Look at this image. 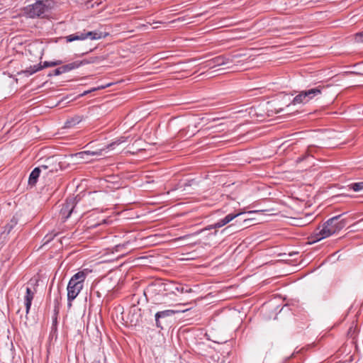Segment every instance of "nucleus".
<instances>
[{"label": "nucleus", "instance_id": "f257e3e1", "mask_svg": "<svg viewBox=\"0 0 363 363\" xmlns=\"http://www.w3.org/2000/svg\"><path fill=\"white\" fill-rule=\"evenodd\" d=\"M341 215L334 216L325 222L322 228H318L314 232L315 240L319 241L340 231L345 226L344 220H339Z\"/></svg>", "mask_w": 363, "mask_h": 363}, {"label": "nucleus", "instance_id": "f03ea898", "mask_svg": "<svg viewBox=\"0 0 363 363\" xmlns=\"http://www.w3.org/2000/svg\"><path fill=\"white\" fill-rule=\"evenodd\" d=\"M52 0H38L24 9L25 13L30 18H44L53 7Z\"/></svg>", "mask_w": 363, "mask_h": 363}, {"label": "nucleus", "instance_id": "7ed1b4c3", "mask_svg": "<svg viewBox=\"0 0 363 363\" xmlns=\"http://www.w3.org/2000/svg\"><path fill=\"white\" fill-rule=\"evenodd\" d=\"M86 278V273L84 271L78 272L71 277L67 287V299L73 301L77 298L84 287Z\"/></svg>", "mask_w": 363, "mask_h": 363}, {"label": "nucleus", "instance_id": "20e7f679", "mask_svg": "<svg viewBox=\"0 0 363 363\" xmlns=\"http://www.w3.org/2000/svg\"><path fill=\"white\" fill-rule=\"evenodd\" d=\"M106 35H108V33L104 34L102 32L98 30L82 33L77 32L66 36L65 39L67 43H70L74 40H83L86 38H90L91 40H99L105 38Z\"/></svg>", "mask_w": 363, "mask_h": 363}, {"label": "nucleus", "instance_id": "39448f33", "mask_svg": "<svg viewBox=\"0 0 363 363\" xmlns=\"http://www.w3.org/2000/svg\"><path fill=\"white\" fill-rule=\"evenodd\" d=\"M179 312V311L165 310L156 313L155 315L156 326L160 329L169 326L172 322V316Z\"/></svg>", "mask_w": 363, "mask_h": 363}, {"label": "nucleus", "instance_id": "423d86ee", "mask_svg": "<svg viewBox=\"0 0 363 363\" xmlns=\"http://www.w3.org/2000/svg\"><path fill=\"white\" fill-rule=\"evenodd\" d=\"M78 202L77 197H69L62 205L60 211L62 222H65L74 212V208Z\"/></svg>", "mask_w": 363, "mask_h": 363}, {"label": "nucleus", "instance_id": "0eeeda50", "mask_svg": "<svg viewBox=\"0 0 363 363\" xmlns=\"http://www.w3.org/2000/svg\"><path fill=\"white\" fill-rule=\"evenodd\" d=\"M54 157H49L45 160V164L40 165L38 167L42 169L43 177L48 176L57 171L59 164H56Z\"/></svg>", "mask_w": 363, "mask_h": 363}, {"label": "nucleus", "instance_id": "6e6552de", "mask_svg": "<svg viewBox=\"0 0 363 363\" xmlns=\"http://www.w3.org/2000/svg\"><path fill=\"white\" fill-rule=\"evenodd\" d=\"M241 214H242L241 213H229L227 216H225L223 218L219 220L218 222H216L212 225H208L207 227H206L203 229V230H210L212 229L222 228L223 226L225 225L226 224H228V223H230V221H232L233 219H235V218H237L238 216H239Z\"/></svg>", "mask_w": 363, "mask_h": 363}, {"label": "nucleus", "instance_id": "1a4fd4ad", "mask_svg": "<svg viewBox=\"0 0 363 363\" xmlns=\"http://www.w3.org/2000/svg\"><path fill=\"white\" fill-rule=\"evenodd\" d=\"M81 63H77V61L62 65L53 71V73H49L48 76L60 75L61 74L68 72L72 69H77L80 67Z\"/></svg>", "mask_w": 363, "mask_h": 363}, {"label": "nucleus", "instance_id": "9d476101", "mask_svg": "<svg viewBox=\"0 0 363 363\" xmlns=\"http://www.w3.org/2000/svg\"><path fill=\"white\" fill-rule=\"evenodd\" d=\"M100 153L96 151H82L77 152L72 155V157H75L76 160L81 162H84L88 160L87 156L89 155H99Z\"/></svg>", "mask_w": 363, "mask_h": 363}, {"label": "nucleus", "instance_id": "9b49d317", "mask_svg": "<svg viewBox=\"0 0 363 363\" xmlns=\"http://www.w3.org/2000/svg\"><path fill=\"white\" fill-rule=\"evenodd\" d=\"M35 292L33 291L29 287H27L26 289V295L24 296L26 311L27 314L29 313V311L30 309L32 301L33 300Z\"/></svg>", "mask_w": 363, "mask_h": 363}, {"label": "nucleus", "instance_id": "f8f14e48", "mask_svg": "<svg viewBox=\"0 0 363 363\" xmlns=\"http://www.w3.org/2000/svg\"><path fill=\"white\" fill-rule=\"evenodd\" d=\"M228 61L229 60L226 59L224 56L220 55L209 60L208 62V66H209L210 67L220 66L227 64Z\"/></svg>", "mask_w": 363, "mask_h": 363}, {"label": "nucleus", "instance_id": "ddd939ff", "mask_svg": "<svg viewBox=\"0 0 363 363\" xmlns=\"http://www.w3.org/2000/svg\"><path fill=\"white\" fill-rule=\"evenodd\" d=\"M303 91L304 93L305 97L307 99V101L308 102L314 97L321 94V88L318 86Z\"/></svg>", "mask_w": 363, "mask_h": 363}, {"label": "nucleus", "instance_id": "4468645a", "mask_svg": "<svg viewBox=\"0 0 363 363\" xmlns=\"http://www.w3.org/2000/svg\"><path fill=\"white\" fill-rule=\"evenodd\" d=\"M41 173H43L42 169L39 168L38 167H35L30 174L28 178V184L30 186H34L37 183L38 179Z\"/></svg>", "mask_w": 363, "mask_h": 363}, {"label": "nucleus", "instance_id": "2eb2a0df", "mask_svg": "<svg viewBox=\"0 0 363 363\" xmlns=\"http://www.w3.org/2000/svg\"><path fill=\"white\" fill-rule=\"evenodd\" d=\"M83 120L82 116L76 115L70 118H68L65 123V128H72L76 125L79 124Z\"/></svg>", "mask_w": 363, "mask_h": 363}, {"label": "nucleus", "instance_id": "dca6fc26", "mask_svg": "<svg viewBox=\"0 0 363 363\" xmlns=\"http://www.w3.org/2000/svg\"><path fill=\"white\" fill-rule=\"evenodd\" d=\"M17 220L15 218H13L10 222L4 227L2 234L8 235L13 228L17 225Z\"/></svg>", "mask_w": 363, "mask_h": 363}, {"label": "nucleus", "instance_id": "f3484780", "mask_svg": "<svg viewBox=\"0 0 363 363\" xmlns=\"http://www.w3.org/2000/svg\"><path fill=\"white\" fill-rule=\"evenodd\" d=\"M42 69V66L40 64L35 65L33 66H30V67L26 68L25 70L23 71L24 74H26L27 76L31 75L38 71H40Z\"/></svg>", "mask_w": 363, "mask_h": 363}, {"label": "nucleus", "instance_id": "a211bd4d", "mask_svg": "<svg viewBox=\"0 0 363 363\" xmlns=\"http://www.w3.org/2000/svg\"><path fill=\"white\" fill-rule=\"evenodd\" d=\"M307 102V99L305 97L303 91H301L294 98L292 104L295 105L298 104H306Z\"/></svg>", "mask_w": 363, "mask_h": 363}, {"label": "nucleus", "instance_id": "6ab92c4d", "mask_svg": "<svg viewBox=\"0 0 363 363\" xmlns=\"http://www.w3.org/2000/svg\"><path fill=\"white\" fill-rule=\"evenodd\" d=\"M361 65V67L359 71H350V72H345V74H353L357 76H363V62L361 63H357L354 65V67L359 66Z\"/></svg>", "mask_w": 363, "mask_h": 363}, {"label": "nucleus", "instance_id": "aec40b11", "mask_svg": "<svg viewBox=\"0 0 363 363\" xmlns=\"http://www.w3.org/2000/svg\"><path fill=\"white\" fill-rule=\"evenodd\" d=\"M55 311L57 313L59 310V306H60V301L62 299L60 289H57V291L55 293Z\"/></svg>", "mask_w": 363, "mask_h": 363}, {"label": "nucleus", "instance_id": "412c9836", "mask_svg": "<svg viewBox=\"0 0 363 363\" xmlns=\"http://www.w3.org/2000/svg\"><path fill=\"white\" fill-rule=\"evenodd\" d=\"M100 59L101 58L99 57H91L89 60H83L81 61H77V62L81 63L80 66H82V65H87V64H90V63L98 62H99Z\"/></svg>", "mask_w": 363, "mask_h": 363}, {"label": "nucleus", "instance_id": "4be33fe9", "mask_svg": "<svg viewBox=\"0 0 363 363\" xmlns=\"http://www.w3.org/2000/svg\"><path fill=\"white\" fill-rule=\"evenodd\" d=\"M348 186L350 189H352L354 191H359L361 190H363V182L352 183L350 184Z\"/></svg>", "mask_w": 363, "mask_h": 363}, {"label": "nucleus", "instance_id": "5701e85b", "mask_svg": "<svg viewBox=\"0 0 363 363\" xmlns=\"http://www.w3.org/2000/svg\"><path fill=\"white\" fill-rule=\"evenodd\" d=\"M62 63V62L61 60H56V61H53V62L45 61L43 62V65L41 66H42V69H43V68L50 67H55V66L61 65Z\"/></svg>", "mask_w": 363, "mask_h": 363}, {"label": "nucleus", "instance_id": "b1692460", "mask_svg": "<svg viewBox=\"0 0 363 363\" xmlns=\"http://www.w3.org/2000/svg\"><path fill=\"white\" fill-rule=\"evenodd\" d=\"M57 234V232H52L51 233L47 234L44 238L45 242L47 243L50 242Z\"/></svg>", "mask_w": 363, "mask_h": 363}, {"label": "nucleus", "instance_id": "393cba45", "mask_svg": "<svg viewBox=\"0 0 363 363\" xmlns=\"http://www.w3.org/2000/svg\"><path fill=\"white\" fill-rule=\"evenodd\" d=\"M312 149H313V147H309L308 149V152L306 154V155L301 156V157H298L297 160H296V162H301L303 161L306 159V157H308V155H311V153H312Z\"/></svg>", "mask_w": 363, "mask_h": 363}, {"label": "nucleus", "instance_id": "a878e982", "mask_svg": "<svg viewBox=\"0 0 363 363\" xmlns=\"http://www.w3.org/2000/svg\"><path fill=\"white\" fill-rule=\"evenodd\" d=\"M128 245V242H124L123 244H118L114 247V250L116 252H121L123 249H125Z\"/></svg>", "mask_w": 363, "mask_h": 363}, {"label": "nucleus", "instance_id": "bb28decb", "mask_svg": "<svg viewBox=\"0 0 363 363\" xmlns=\"http://www.w3.org/2000/svg\"><path fill=\"white\" fill-rule=\"evenodd\" d=\"M354 40L357 43H363V32L356 33Z\"/></svg>", "mask_w": 363, "mask_h": 363}, {"label": "nucleus", "instance_id": "cd10ccee", "mask_svg": "<svg viewBox=\"0 0 363 363\" xmlns=\"http://www.w3.org/2000/svg\"><path fill=\"white\" fill-rule=\"evenodd\" d=\"M110 85H111V84H107V85H106V86H99V87H98V88H94V89H92L91 90L86 91H84V92L82 94V96L86 95L87 94H89V93H90V92H91V91H96V90H98V89H104V88H106V87H107V86H109Z\"/></svg>", "mask_w": 363, "mask_h": 363}, {"label": "nucleus", "instance_id": "c85d7f7f", "mask_svg": "<svg viewBox=\"0 0 363 363\" xmlns=\"http://www.w3.org/2000/svg\"><path fill=\"white\" fill-rule=\"evenodd\" d=\"M124 142V140H123L122 138L121 139H119V140H117L116 141L111 143L108 146V147H112L113 146H114L115 145H119L121 144V143Z\"/></svg>", "mask_w": 363, "mask_h": 363}, {"label": "nucleus", "instance_id": "c756f323", "mask_svg": "<svg viewBox=\"0 0 363 363\" xmlns=\"http://www.w3.org/2000/svg\"><path fill=\"white\" fill-rule=\"evenodd\" d=\"M175 290L181 293H184L185 289L182 285L179 284L175 287Z\"/></svg>", "mask_w": 363, "mask_h": 363}, {"label": "nucleus", "instance_id": "7c9ffc66", "mask_svg": "<svg viewBox=\"0 0 363 363\" xmlns=\"http://www.w3.org/2000/svg\"><path fill=\"white\" fill-rule=\"evenodd\" d=\"M235 225V224H231L230 225H228V227H226L225 228H224L223 230H222V233H224L225 231H228L229 229L233 228Z\"/></svg>", "mask_w": 363, "mask_h": 363}, {"label": "nucleus", "instance_id": "2f4dec72", "mask_svg": "<svg viewBox=\"0 0 363 363\" xmlns=\"http://www.w3.org/2000/svg\"><path fill=\"white\" fill-rule=\"evenodd\" d=\"M72 301H69V299H67V306L69 308L72 306Z\"/></svg>", "mask_w": 363, "mask_h": 363}, {"label": "nucleus", "instance_id": "473e14b6", "mask_svg": "<svg viewBox=\"0 0 363 363\" xmlns=\"http://www.w3.org/2000/svg\"><path fill=\"white\" fill-rule=\"evenodd\" d=\"M192 291V289H186L184 290V293H190Z\"/></svg>", "mask_w": 363, "mask_h": 363}, {"label": "nucleus", "instance_id": "72a5a7b5", "mask_svg": "<svg viewBox=\"0 0 363 363\" xmlns=\"http://www.w3.org/2000/svg\"><path fill=\"white\" fill-rule=\"evenodd\" d=\"M281 111H282V109H281V108H279V110H276V111H275V113H281Z\"/></svg>", "mask_w": 363, "mask_h": 363}, {"label": "nucleus", "instance_id": "f704fd0d", "mask_svg": "<svg viewBox=\"0 0 363 363\" xmlns=\"http://www.w3.org/2000/svg\"><path fill=\"white\" fill-rule=\"evenodd\" d=\"M294 254H297L296 252H294ZM294 255V253H291L290 254V256H292Z\"/></svg>", "mask_w": 363, "mask_h": 363}, {"label": "nucleus", "instance_id": "c9c22d12", "mask_svg": "<svg viewBox=\"0 0 363 363\" xmlns=\"http://www.w3.org/2000/svg\"><path fill=\"white\" fill-rule=\"evenodd\" d=\"M188 311V309L182 310V312H185V311Z\"/></svg>", "mask_w": 363, "mask_h": 363}]
</instances>
